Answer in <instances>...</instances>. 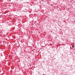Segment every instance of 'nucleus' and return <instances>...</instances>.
Wrapping results in <instances>:
<instances>
[{"label": "nucleus", "mask_w": 75, "mask_h": 75, "mask_svg": "<svg viewBox=\"0 0 75 75\" xmlns=\"http://www.w3.org/2000/svg\"><path fill=\"white\" fill-rule=\"evenodd\" d=\"M72 48H74V45H73L72 46Z\"/></svg>", "instance_id": "1"}, {"label": "nucleus", "mask_w": 75, "mask_h": 75, "mask_svg": "<svg viewBox=\"0 0 75 75\" xmlns=\"http://www.w3.org/2000/svg\"><path fill=\"white\" fill-rule=\"evenodd\" d=\"M42 1H43V0H42Z\"/></svg>", "instance_id": "2"}]
</instances>
